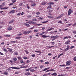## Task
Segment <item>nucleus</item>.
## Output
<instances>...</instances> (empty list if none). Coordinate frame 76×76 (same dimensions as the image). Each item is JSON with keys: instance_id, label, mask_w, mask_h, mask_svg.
<instances>
[{"instance_id": "1", "label": "nucleus", "mask_w": 76, "mask_h": 76, "mask_svg": "<svg viewBox=\"0 0 76 76\" xmlns=\"http://www.w3.org/2000/svg\"><path fill=\"white\" fill-rule=\"evenodd\" d=\"M72 64V61H66V66H70Z\"/></svg>"}, {"instance_id": "2", "label": "nucleus", "mask_w": 76, "mask_h": 76, "mask_svg": "<svg viewBox=\"0 0 76 76\" xmlns=\"http://www.w3.org/2000/svg\"><path fill=\"white\" fill-rule=\"evenodd\" d=\"M73 13V10H71V9H69L68 10V15H70V14H71V13Z\"/></svg>"}, {"instance_id": "3", "label": "nucleus", "mask_w": 76, "mask_h": 76, "mask_svg": "<svg viewBox=\"0 0 76 76\" xmlns=\"http://www.w3.org/2000/svg\"><path fill=\"white\" fill-rule=\"evenodd\" d=\"M20 68H26L27 67H28V66L26 65L25 66L24 65H20Z\"/></svg>"}, {"instance_id": "4", "label": "nucleus", "mask_w": 76, "mask_h": 76, "mask_svg": "<svg viewBox=\"0 0 76 76\" xmlns=\"http://www.w3.org/2000/svg\"><path fill=\"white\" fill-rule=\"evenodd\" d=\"M70 40H68L65 43V44L67 45L70 44Z\"/></svg>"}, {"instance_id": "5", "label": "nucleus", "mask_w": 76, "mask_h": 76, "mask_svg": "<svg viewBox=\"0 0 76 76\" xmlns=\"http://www.w3.org/2000/svg\"><path fill=\"white\" fill-rule=\"evenodd\" d=\"M10 68H11V69H20V68L19 67H11Z\"/></svg>"}, {"instance_id": "6", "label": "nucleus", "mask_w": 76, "mask_h": 76, "mask_svg": "<svg viewBox=\"0 0 76 76\" xmlns=\"http://www.w3.org/2000/svg\"><path fill=\"white\" fill-rule=\"evenodd\" d=\"M42 37L43 38H47L48 37H50V36H47L45 35H43L42 36Z\"/></svg>"}, {"instance_id": "7", "label": "nucleus", "mask_w": 76, "mask_h": 76, "mask_svg": "<svg viewBox=\"0 0 76 76\" xmlns=\"http://www.w3.org/2000/svg\"><path fill=\"white\" fill-rule=\"evenodd\" d=\"M3 50L4 51L6 52V53H7L8 52L7 50L5 48H3Z\"/></svg>"}, {"instance_id": "8", "label": "nucleus", "mask_w": 76, "mask_h": 76, "mask_svg": "<svg viewBox=\"0 0 76 76\" xmlns=\"http://www.w3.org/2000/svg\"><path fill=\"white\" fill-rule=\"evenodd\" d=\"M57 75V73L56 72H55L54 73H53L51 75L52 76H56V75Z\"/></svg>"}, {"instance_id": "9", "label": "nucleus", "mask_w": 76, "mask_h": 76, "mask_svg": "<svg viewBox=\"0 0 76 76\" xmlns=\"http://www.w3.org/2000/svg\"><path fill=\"white\" fill-rule=\"evenodd\" d=\"M15 12V10H11L10 12H9V13H14Z\"/></svg>"}, {"instance_id": "10", "label": "nucleus", "mask_w": 76, "mask_h": 76, "mask_svg": "<svg viewBox=\"0 0 76 76\" xmlns=\"http://www.w3.org/2000/svg\"><path fill=\"white\" fill-rule=\"evenodd\" d=\"M47 4V2H44V1H43L41 3L42 5H45Z\"/></svg>"}, {"instance_id": "11", "label": "nucleus", "mask_w": 76, "mask_h": 76, "mask_svg": "<svg viewBox=\"0 0 76 76\" xmlns=\"http://www.w3.org/2000/svg\"><path fill=\"white\" fill-rule=\"evenodd\" d=\"M25 75L26 76H28L29 75H31V74H30L29 72H26Z\"/></svg>"}, {"instance_id": "12", "label": "nucleus", "mask_w": 76, "mask_h": 76, "mask_svg": "<svg viewBox=\"0 0 76 76\" xmlns=\"http://www.w3.org/2000/svg\"><path fill=\"white\" fill-rule=\"evenodd\" d=\"M13 50V49H9L8 50V51L9 52H10L11 53H13V52L12 51V50Z\"/></svg>"}, {"instance_id": "13", "label": "nucleus", "mask_w": 76, "mask_h": 76, "mask_svg": "<svg viewBox=\"0 0 76 76\" xmlns=\"http://www.w3.org/2000/svg\"><path fill=\"white\" fill-rule=\"evenodd\" d=\"M25 25H26V26H27V27H29L30 26V25L29 24L25 23H24Z\"/></svg>"}, {"instance_id": "14", "label": "nucleus", "mask_w": 76, "mask_h": 76, "mask_svg": "<svg viewBox=\"0 0 76 76\" xmlns=\"http://www.w3.org/2000/svg\"><path fill=\"white\" fill-rule=\"evenodd\" d=\"M14 21V20H11L9 23V24H10L11 23H13V21Z\"/></svg>"}, {"instance_id": "15", "label": "nucleus", "mask_w": 76, "mask_h": 76, "mask_svg": "<svg viewBox=\"0 0 76 76\" xmlns=\"http://www.w3.org/2000/svg\"><path fill=\"white\" fill-rule=\"evenodd\" d=\"M51 5L49 4L48 7L47 8L48 9H51Z\"/></svg>"}, {"instance_id": "16", "label": "nucleus", "mask_w": 76, "mask_h": 76, "mask_svg": "<svg viewBox=\"0 0 76 76\" xmlns=\"http://www.w3.org/2000/svg\"><path fill=\"white\" fill-rule=\"evenodd\" d=\"M71 25H72V24H68L66 25V27H69V26H71Z\"/></svg>"}, {"instance_id": "17", "label": "nucleus", "mask_w": 76, "mask_h": 76, "mask_svg": "<svg viewBox=\"0 0 76 76\" xmlns=\"http://www.w3.org/2000/svg\"><path fill=\"white\" fill-rule=\"evenodd\" d=\"M14 54L15 55H18V53L17 52H15L14 53Z\"/></svg>"}, {"instance_id": "18", "label": "nucleus", "mask_w": 76, "mask_h": 76, "mask_svg": "<svg viewBox=\"0 0 76 76\" xmlns=\"http://www.w3.org/2000/svg\"><path fill=\"white\" fill-rule=\"evenodd\" d=\"M7 29L8 31H10L12 29V28L9 27L8 28H7Z\"/></svg>"}, {"instance_id": "19", "label": "nucleus", "mask_w": 76, "mask_h": 76, "mask_svg": "<svg viewBox=\"0 0 76 76\" xmlns=\"http://www.w3.org/2000/svg\"><path fill=\"white\" fill-rule=\"evenodd\" d=\"M21 37H15L16 39H20Z\"/></svg>"}, {"instance_id": "20", "label": "nucleus", "mask_w": 76, "mask_h": 76, "mask_svg": "<svg viewBox=\"0 0 76 76\" xmlns=\"http://www.w3.org/2000/svg\"><path fill=\"white\" fill-rule=\"evenodd\" d=\"M31 72H35V70L34 69H32L30 70Z\"/></svg>"}, {"instance_id": "21", "label": "nucleus", "mask_w": 76, "mask_h": 76, "mask_svg": "<svg viewBox=\"0 0 76 76\" xmlns=\"http://www.w3.org/2000/svg\"><path fill=\"white\" fill-rule=\"evenodd\" d=\"M59 66L60 67H65V66H66V65L64 64H63L59 65Z\"/></svg>"}, {"instance_id": "22", "label": "nucleus", "mask_w": 76, "mask_h": 76, "mask_svg": "<svg viewBox=\"0 0 76 76\" xmlns=\"http://www.w3.org/2000/svg\"><path fill=\"white\" fill-rule=\"evenodd\" d=\"M49 22V20L42 22L41 23H47V22Z\"/></svg>"}, {"instance_id": "23", "label": "nucleus", "mask_w": 76, "mask_h": 76, "mask_svg": "<svg viewBox=\"0 0 76 76\" xmlns=\"http://www.w3.org/2000/svg\"><path fill=\"white\" fill-rule=\"evenodd\" d=\"M48 4H54V2H49V3H48Z\"/></svg>"}, {"instance_id": "24", "label": "nucleus", "mask_w": 76, "mask_h": 76, "mask_svg": "<svg viewBox=\"0 0 76 76\" xmlns=\"http://www.w3.org/2000/svg\"><path fill=\"white\" fill-rule=\"evenodd\" d=\"M34 32H38L39 31V30H34Z\"/></svg>"}, {"instance_id": "25", "label": "nucleus", "mask_w": 76, "mask_h": 76, "mask_svg": "<svg viewBox=\"0 0 76 76\" xmlns=\"http://www.w3.org/2000/svg\"><path fill=\"white\" fill-rule=\"evenodd\" d=\"M54 38H55V39L57 38H58L59 37V36L58 35H56V36H54Z\"/></svg>"}, {"instance_id": "26", "label": "nucleus", "mask_w": 76, "mask_h": 76, "mask_svg": "<svg viewBox=\"0 0 76 76\" xmlns=\"http://www.w3.org/2000/svg\"><path fill=\"white\" fill-rule=\"evenodd\" d=\"M30 69H31V68H30L28 69H26L25 71H29V70H30Z\"/></svg>"}, {"instance_id": "27", "label": "nucleus", "mask_w": 76, "mask_h": 76, "mask_svg": "<svg viewBox=\"0 0 76 76\" xmlns=\"http://www.w3.org/2000/svg\"><path fill=\"white\" fill-rule=\"evenodd\" d=\"M31 23L33 25H35L36 24V23L34 22L31 21Z\"/></svg>"}, {"instance_id": "28", "label": "nucleus", "mask_w": 76, "mask_h": 76, "mask_svg": "<svg viewBox=\"0 0 76 76\" xmlns=\"http://www.w3.org/2000/svg\"><path fill=\"white\" fill-rule=\"evenodd\" d=\"M31 32H32V31H31L27 32V34H30V33H31Z\"/></svg>"}, {"instance_id": "29", "label": "nucleus", "mask_w": 76, "mask_h": 76, "mask_svg": "<svg viewBox=\"0 0 76 76\" xmlns=\"http://www.w3.org/2000/svg\"><path fill=\"white\" fill-rule=\"evenodd\" d=\"M12 1V2L14 3H15L16 1V0H11Z\"/></svg>"}, {"instance_id": "30", "label": "nucleus", "mask_w": 76, "mask_h": 76, "mask_svg": "<svg viewBox=\"0 0 76 76\" xmlns=\"http://www.w3.org/2000/svg\"><path fill=\"white\" fill-rule=\"evenodd\" d=\"M4 75H8V72H4Z\"/></svg>"}, {"instance_id": "31", "label": "nucleus", "mask_w": 76, "mask_h": 76, "mask_svg": "<svg viewBox=\"0 0 76 76\" xmlns=\"http://www.w3.org/2000/svg\"><path fill=\"white\" fill-rule=\"evenodd\" d=\"M36 5V4H35V3L32 4H31V6H32L34 7V6H35Z\"/></svg>"}, {"instance_id": "32", "label": "nucleus", "mask_w": 76, "mask_h": 76, "mask_svg": "<svg viewBox=\"0 0 76 76\" xmlns=\"http://www.w3.org/2000/svg\"><path fill=\"white\" fill-rule=\"evenodd\" d=\"M13 60L14 61H16L17 60V58H13Z\"/></svg>"}, {"instance_id": "33", "label": "nucleus", "mask_w": 76, "mask_h": 76, "mask_svg": "<svg viewBox=\"0 0 76 76\" xmlns=\"http://www.w3.org/2000/svg\"><path fill=\"white\" fill-rule=\"evenodd\" d=\"M23 34H19L17 35V36H20L21 35H22Z\"/></svg>"}, {"instance_id": "34", "label": "nucleus", "mask_w": 76, "mask_h": 76, "mask_svg": "<svg viewBox=\"0 0 76 76\" xmlns=\"http://www.w3.org/2000/svg\"><path fill=\"white\" fill-rule=\"evenodd\" d=\"M48 18H49V19H51L52 18H53V17L52 16H48Z\"/></svg>"}, {"instance_id": "35", "label": "nucleus", "mask_w": 76, "mask_h": 76, "mask_svg": "<svg viewBox=\"0 0 76 76\" xmlns=\"http://www.w3.org/2000/svg\"><path fill=\"white\" fill-rule=\"evenodd\" d=\"M32 21H33V22H36L37 21V19H34L32 20Z\"/></svg>"}, {"instance_id": "36", "label": "nucleus", "mask_w": 76, "mask_h": 76, "mask_svg": "<svg viewBox=\"0 0 76 76\" xmlns=\"http://www.w3.org/2000/svg\"><path fill=\"white\" fill-rule=\"evenodd\" d=\"M31 22H32L31 21H29L28 22H26V23H29V24H31Z\"/></svg>"}, {"instance_id": "37", "label": "nucleus", "mask_w": 76, "mask_h": 76, "mask_svg": "<svg viewBox=\"0 0 76 76\" xmlns=\"http://www.w3.org/2000/svg\"><path fill=\"white\" fill-rule=\"evenodd\" d=\"M18 60H22V58L20 57H18Z\"/></svg>"}, {"instance_id": "38", "label": "nucleus", "mask_w": 76, "mask_h": 76, "mask_svg": "<svg viewBox=\"0 0 76 76\" xmlns=\"http://www.w3.org/2000/svg\"><path fill=\"white\" fill-rule=\"evenodd\" d=\"M35 51L36 52V53H41L39 51L36 50Z\"/></svg>"}, {"instance_id": "39", "label": "nucleus", "mask_w": 76, "mask_h": 76, "mask_svg": "<svg viewBox=\"0 0 76 76\" xmlns=\"http://www.w3.org/2000/svg\"><path fill=\"white\" fill-rule=\"evenodd\" d=\"M23 34H26H26H27V32L26 31H24Z\"/></svg>"}, {"instance_id": "40", "label": "nucleus", "mask_w": 76, "mask_h": 76, "mask_svg": "<svg viewBox=\"0 0 76 76\" xmlns=\"http://www.w3.org/2000/svg\"><path fill=\"white\" fill-rule=\"evenodd\" d=\"M58 23H61L62 24H63V23H62V22L61 21H60L58 22Z\"/></svg>"}, {"instance_id": "41", "label": "nucleus", "mask_w": 76, "mask_h": 76, "mask_svg": "<svg viewBox=\"0 0 76 76\" xmlns=\"http://www.w3.org/2000/svg\"><path fill=\"white\" fill-rule=\"evenodd\" d=\"M66 47L68 48L69 49H70V45H67L66 46Z\"/></svg>"}, {"instance_id": "42", "label": "nucleus", "mask_w": 76, "mask_h": 76, "mask_svg": "<svg viewBox=\"0 0 76 76\" xmlns=\"http://www.w3.org/2000/svg\"><path fill=\"white\" fill-rule=\"evenodd\" d=\"M16 41H11L10 42L11 43H15Z\"/></svg>"}, {"instance_id": "43", "label": "nucleus", "mask_w": 76, "mask_h": 76, "mask_svg": "<svg viewBox=\"0 0 76 76\" xmlns=\"http://www.w3.org/2000/svg\"><path fill=\"white\" fill-rule=\"evenodd\" d=\"M73 48H75V46H72L70 47V49H72Z\"/></svg>"}, {"instance_id": "44", "label": "nucleus", "mask_w": 76, "mask_h": 76, "mask_svg": "<svg viewBox=\"0 0 76 76\" xmlns=\"http://www.w3.org/2000/svg\"><path fill=\"white\" fill-rule=\"evenodd\" d=\"M46 70H47V68L44 69L43 70H42V72H44V71H46Z\"/></svg>"}, {"instance_id": "45", "label": "nucleus", "mask_w": 76, "mask_h": 76, "mask_svg": "<svg viewBox=\"0 0 76 76\" xmlns=\"http://www.w3.org/2000/svg\"><path fill=\"white\" fill-rule=\"evenodd\" d=\"M40 68H43L44 66V65H42L39 66Z\"/></svg>"}, {"instance_id": "46", "label": "nucleus", "mask_w": 76, "mask_h": 76, "mask_svg": "<svg viewBox=\"0 0 76 76\" xmlns=\"http://www.w3.org/2000/svg\"><path fill=\"white\" fill-rule=\"evenodd\" d=\"M63 14H62L60 15V18H61L62 17H63Z\"/></svg>"}, {"instance_id": "47", "label": "nucleus", "mask_w": 76, "mask_h": 76, "mask_svg": "<svg viewBox=\"0 0 76 76\" xmlns=\"http://www.w3.org/2000/svg\"><path fill=\"white\" fill-rule=\"evenodd\" d=\"M69 50V49H68V48H66L65 49V51H67V50Z\"/></svg>"}, {"instance_id": "48", "label": "nucleus", "mask_w": 76, "mask_h": 76, "mask_svg": "<svg viewBox=\"0 0 76 76\" xmlns=\"http://www.w3.org/2000/svg\"><path fill=\"white\" fill-rule=\"evenodd\" d=\"M51 75V73H48L46 74V76H49V75Z\"/></svg>"}, {"instance_id": "49", "label": "nucleus", "mask_w": 76, "mask_h": 76, "mask_svg": "<svg viewBox=\"0 0 76 76\" xmlns=\"http://www.w3.org/2000/svg\"><path fill=\"white\" fill-rule=\"evenodd\" d=\"M5 36H6L7 37H10V35H5Z\"/></svg>"}, {"instance_id": "50", "label": "nucleus", "mask_w": 76, "mask_h": 76, "mask_svg": "<svg viewBox=\"0 0 76 76\" xmlns=\"http://www.w3.org/2000/svg\"><path fill=\"white\" fill-rule=\"evenodd\" d=\"M73 60L74 61H76V58H75L74 57V58H73Z\"/></svg>"}, {"instance_id": "51", "label": "nucleus", "mask_w": 76, "mask_h": 76, "mask_svg": "<svg viewBox=\"0 0 76 76\" xmlns=\"http://www.w3.org/2000/svg\"><path fill=\"white\" fill-rule=\"evenodd\" d=\"M38 19H39V20H40V19L41 20H42V19H43V18L40 17V18H38Z\"/></svg>"}, {"instance_id": "52", "label": "nucleus", "mask_w": 76, "mask_h": 76, "mask_svg": "<svg viewBox=\"0 0 76 76\" xmlns=\"http://www.w3.org/2000/svg\"><path fill=\"white\" fill-rule=\"evenodd\" d=\"M23 4V3L20 4L19 5V6H22V5Z\"/></svg>"}, {"instance_id": "53", "label": "nucleus", "mask_w": 76, "mask_h": 76, "mask_svg": "<svg viewBox=\"0 0 76 76\" xmlns=\"http://www.w3.org/2000/svg\"><path fill=\"white\" fill-rule=\"evenodd\" d=\"M19 72H15V74H19Z\"/></svg>"}, {"instance_id": "54", "label": "nucleus", "mask_w": 76, "mask_h": 76, "mask_svg": "<svg viewBox=\"0 0 76 76\" xmlns=\"http://www.w3.org/2000/svg\"><path fill=\"white\" fill-rule=\"evenodd\" d=\"M23 58L24 60H26V59H27V58H28L26 57H23Z\"/></svg>"}, {"instance_id": "55", "label": "nucleus", "mask_w": 76, "mask_h": 76, "mask_svg": "<svg viewBox=\"0 0 76 76\" xmlns=\"http://www.w3.org/2000/svg\"><path fill=\"white\" fill-rule=\"evenodd\" d=\"M18 8V7L16 6L15 7H13L12 8H13V9H17V8Z\"/></svg>"}, {"instance_id": "56", "label": "nucleus", "mask_w": 76, "mask_h": 76, "mask_svg": "<svg viewBox=\"0 0 76 76\" xmlns=\"http://www.w3.org/2000/svg\"><path fill=\"white\" fill-rule=\"evenodd\" d=\"M29 62H30V61L29 60H27L26 61V63H29Z\"/></svg>"}, {"instance_id": "57", "label": "nucleus", "mask_w": 76, "mask_h": 76, "mask_svg": "<svg viewBox=\"0 0 76 76\" xmlns=\"http://www.w3.org/2000/svg\"><path fill=\"white\" fill-rule=\"evenodd\" d=\"M36 14L37 15H39V14H40V12H36Z\"/></svg>"}, {"instance_id": "58", "label": "nucleus", "mask_w": 76, "mask_h": 76, "mask_svg": "<svg viewBox=\"0 0 76 76\" xmlns=\"http://www.w3.org/2000/svg\"><path fill=\"white\" fill-rule=\"evenodd\" d=\"M20 63H24V62L23 61H21Z\"/></svg>"}, {"instance_id": "59", "label": "nucleus", "mask_w": 76, "mask_h": 76, "mask_svg": "<svg viewBox=\"0 0 76 76\" xmlns=\"http://www.w3.org/2000/svg\"><path fill=\"white\" fill-rule=\"evenodd\" d=\"M60 18H60V16L56 17V19H60Z\"/></svg>"}, {"instance_id": "60", "label": "nucleus", "mask_w": 76, "mask_h": 76, "mask_svg": "<svg viewBox=\"0 0 76 76\" xmlns=\"http://www.w3.org/2000/svg\"><path fill=\"white\" fill-rule=\"evenodd\" d=\"M72 32H73V33L74 34H76V31H72Z\"/></svg>"}, {"instance_id": "61", "label": "nucleus", "mask_w": 76, "mask_h": 76, "mask_svg": "<svg viewBox=\"0 0 76 76\" xmlns=\"http://www.w3.org/2000/svg\"><path fill=\"white\" fill-rule=\"evenodd\" d=\"M68 39V37H66L64 38V39Z\"/></svg>"}, {"instance_id": "62", "label": "nucleus", "mask_w": 76, "mask_h": 76, "mask_svg": "<svg viewBox=\"0 0 76 76\" xmlns=\"http://www.w3.org/2000/svg\"><path fill=\"white\" fill-rule=\"evenodd\" d=\"M25 52H26V54H28L29 53V52L26 50L25 51Z\"/></svg>"}, {"instance_id": "63", "label": "nucleus", "mask_w": 76, "mask_h": 76, "mask_svg": "<svg viewBox=\"0 0 76 76\" xmlns=\"http://www.w3.org/2000/svg\"><path fill=\"white\" fill-rule=\"evenodd\" d=\"M29 38L30 39H31V38H32V36H29Z\"/></svg>"}, {"instance_id": "64", "label": "nucleus", "mask_w": 76, "mask_h": 76, "mask_svg": "<svg viewBox=\"0 0 76 76\" xmlns=\"http://www.w3.org/2000/svg\"><path fill=\"white\" fill-rule=\"evenodd\" d=\"M45 64H49V62H45Z\"/></svg>"}]
</instances>
